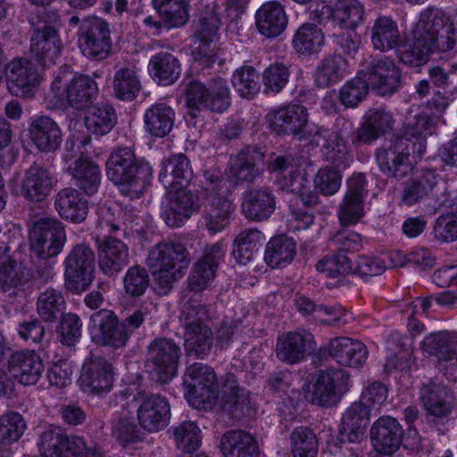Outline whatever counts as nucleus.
I'll return each mask as SVG.
<instances>
[{
    "label": "nucleus",
    "instance_id": "1",
    "mask_svg": "<svg viewBox=\"0 0 457 457\" xmlns=\"http://www.w3.org/2000/svg\"><path fill=\"white\" fill-rule=\"evenodd\" d=\"M457 8L451 16L440 9L426 8L412 27L409 44L400 50L401 59L408 66L425 64L436 51H448L456 42Z\"/></svg>",
    "mask_w": 457,
    "mask_h": 457
},
{
    "label": "nucleus",
    "instance_id": "2",
    "mask_svg": "<svg viewBox=\"0 0 457 457\" xmlns=\"http://www.w3.org/2000/svg\"><path fill=\"white\" fill-rule=\"evenodd\" d=\"M353 129V125L350 120L340 119L333 130L316 127L311 130L314 132L311 143L320 145L325 159L336 165V168L327 166L320 169L314 177L315 190L323 195H333L339 190L342 183L339 170L346 169L353 161L346 144Z\"/></svg>",
    "mask_w": 457,
    "mask_h": 457
},
{
    "label": "nucleus",
    "instance_id": "3",
    "mask_svg": "<svg viewBox=\"0 0 457 457\" xmlns=\"http://www.w3.org/2000/svg\"><path fill=\"white\" fill-rule=\"evenodd\" d=\"M314 18L320 22L330 21L334 29L339 33L335 34L337 43L345 53L350 54L358 47L355 30L366 20L364 4L359 0H336L329 4L322 2L318 4L312 12Z\"/></svg>",
    "mask_w": 457,
    "mask_h": 457
},
{
    "label": "nucleus",
    "instance_id": "4",
    "mask_svg": "<svg viewBox=\"0 0 457 457\" xmlns=\"http://www.w3.org/2000/svg\"><path fill=\"white\" fill-rule=\"evenodd\" d=\"M108 179L119 187L120 192L131 199L143 194L152 177L151 166L137 160L129 147L112 152L106 162Z\"/></svg>",
    "mask_w": 457,
    "mask_h": 457
},
{
    "label": "nucleus",
    "instance_id": "5",
    "mask_svg": "<svg viewBox=\"0 0 457 457\" xmlns=\"http://www.w3.org/2000/svg\"><path fill=\"white\" fill-rule=\"evenodd\" d=\"M191 258L184 245L172 241L161 242L148 253L147 263L153 270L159 295H167L174 283L186 272Z\"/></svg>",
    "mask_w": 457,
    "mask_h": 457
},
{
    "label": "nucleus",
    "instance_id": "6",
    "mask_svg": "<svg viewBox=\"0 0 457 457\" xmlns=\"http://www.w3.org/2000/svg\"><path fill=\"white\" fill-rule=\"evenodd\" d=\"M98 94L97 84L87 75L74 77L69 83L61 74L52 82L47 101L53 108L84 110Z\"/></svg>",
    "mask_w": 457,
    "mask_h": 457
},
{
    "label": "nucleus",
    "instance_id": "7",
    "mask_svg": "<svg viewBox=\"0 0 457 457\" xmlns=\"http://www.w3.org/2000/svg\"><path fill=\"white\" fill-rule=\"evenodd\" d=\"M30 37V53L43 67L54 64L62 50L58 34L60 16L57 11L45 9L38 16Z\"/></svg>",
    "mask_w": 457,
    "mask_h": 457
},
{
    "label": "nucleus",
    "instance_id": "8",
    "mask_svg": "<svg viewBox=\"0 0 457 457\" xmlns=\"http://www.w3.org/2000/svg\"><path fill=\"white\" fill-rule=\"evenodd\" d=\"M184 394L188 403L198 410H211L218 402L219 390L216 374L206 364L189 365L183 377Z\"/></svg>",
    "mask_w": 457,
    "mask_h": 457
},
{
    "label": "nucleus",
    "instance_id": "9",
    "mask_svg": "<svg viewBox=\"0 0 457 457\" xmlns=\"http://www.w3.org/2000/svg\"><path fill=\"white\" fill-rule=\"evenodd\" d=\"M180 345L172 338L158 337L146 346L145 367L160 384H166L177 374L181 357Z\"/></svg>",
    "mask_w": 457,
    "mask_h": 457
},
{
    "label": "nucleus",
    "instance_id": "10",
    "mask_svg": "<svg viewBox=\"0 0 457 457\" xmlns=\"http://www.w3.org/2000/svg\"><path fill=\"white\" fill-rule=\"evenodd\" d=\"M95 264L93 250L84 243L75 245L63 262L66 289L75 294L86 291L93 282Z\"/></svg>",
    "mask_w": 457,
    "mask_h": 457
},
{
    "label": "nucleus",
    "instance_id": "11",
    "mask_svg": "<svg viewBox=\"0 0 457 457\" xmlns=\"http://www.w3.org/2000/svg\"><path fill=\"white\" fill-rule=\"evenodd\" d=\"M78 45L87 58L95 61L106 59L112 49L108 22L98 17L83 19L78 31Z\"/></svg>",
    "mask_w": 457,
    "mask_h": 457
},
{
    "label": "nucleus",
    "instance_id": "12",
    "mask_svg": "<svg viewBox=\"0 0 457 457\" xmlns=\"http://www.w3.org/2000/svg\"><path fill=\"white\" fill-rule=\"evenodd\" d=\"M348 375L342 370L320 371L304 386L305 398L314 404H336L346 389Z\"/></svg>",
    "mask_w": 457,
    "mask_h": 457
},
{
    "label": "nucleus",
    "instance_id": "13",
    "mask_svg": "<svg viewBox=\"0 0 457 457\" xmlns=\"http://www.w3.org/2000/svg\"><path fill=\"white\" fill-rule=\"evenodd\" d=\"M66 242L64 227L60 220L53 218L38 220L30 232L32 253L42 260L57 256Z\"/></svg>",
    "mask_w": 457,
    "mask_h": 457
},
{
    "label": "nucleus",
    "instance_id": "14",
    "mask_svg": "<svg viewBox=\"0 0 457 457\" xmlns=\"http://www.w3.org/2000/svg\"><path fill=\"white\" fill-rule=\"evenodd\" d=\"M228 96L227 81L221 78L213 80L211 89L195 79L188 81L185 88L186 104L191 111L206 108L223 112L228 107Z\"/></svg>",
    "mask_w": 457,
    "mask_h": 457
},
{
    "label": "nucleus",
    "instance_id": "15",
    "mask_svg": "<svg viewBox=\"0 0 457 457\" xmlns=\"http://www.w3.org/2000/svg\"><path fill=\"white\" fill-rule=\"evenodd\" d=\"M204 177L209 198L216 206V213L210 215L206 226L211 233L215 234L225 228L228 223V204L227 201L228 187L227 179L220 170H206Z\"/></svg>",
    "mask_w": 457,
    "mask_h": 457
},
{
    "label": "nucleus",
    "instance_id": "16",
    "mask_svg": "<svg viewBox=\"0 0 457 457\" xmlns=\"http://www.w3.org/2000/svg\"><path fill=\"white\" fill-rule=\"evenodd\" d=\"M91 328L96 332L94 338L97 344L112 348H121L129 341V335L116 313L108 309L94 312L89 320Z\"/></svg>",
    "mask_w": 457,
    "mask_h": 457
},
{
    "label": "nucleus",
    "instance_id": "17",
    "mask_svg": "<svg viewBox=\"0 0 457 457\" xmlns=\"http://www.w3.org/2000/svg\"><path fill=\"white\" fill-rule=\"evenodd\" d=\"M4 71L12 95L23 98L34 96L41 82V75L30 61L14 59L6 65Z\"/></svg>",
    "mask_w": 457,
    "mask_h": 457
},
{
    "label": "nucleus",
    "instance_id": "18",
    "mask_svg": "<svg viewBox=\"0 0 457 457\" xmlns=\"http://www.w3.org/2000/svg\"><path fill=\"white\" fill-rule=\"evenodd\" d=\"M137 401V420L143 429L154 433L168 425L170 407L165 397L154 394H138Z\"/></svg>",
    "mask_w": 457,
    "mask_h": 457
},
{
    "label": "nucleus",
    "instance_id": "19",
    "mask_svg": "<svg viewBox=\"0 0 457 457\" xmlns=\"http://www.w3.org/2000/svg\"><path fill=\"white\" fill-rule=\"evenodd\" d=\"M10 234L0 228V295L13 300L23 294L24 280L22 271L10 259Z\"/></svg>",
    "mask_w": 457,
    "mask_h": 457
},
{
    "label": "nucleus",
    "instance_id": "20",
    "mask_svg": "<svg viewBox=\"0 0 457 457\" xmlns=\"http://www.w3.org/2000/svg\"><path fill=\"white\" fill-rule=\"evenodd\" d=\"M79 383L86 393L100 395L109 392L113 383L112 364L102 356L91 355L82 366Z\"/></svg>",
    "mask_w": 457,
    "mask_h": 457
},
{
    "label": "nucleus",
    "instance_id": "21",
    "mask_svg": "<svg viewBox=\"0 0 457 457\" xmlns=\"http://www.w3.org/2000/svg\"><path fill=\"white\" fill-rule=\"evenodd\" d=\"M269 169L272 173H276V179L282 189L298 195L306 204L315 202L314 195H310L309 199L303 197L305 179L299 161L291 157L278 156L273 161H269Z\"/></svg>",
    "mask_w": 457,
    "mask_h": 457
},
{
    "label": "nucleus",
    "instance_id": "22",
    "mask_svg": "<svg viewBox=\"0 0 457 457\" xmlns=\"http://www.w3.org/2000/svg\"><path fill=\"white\" fill-rule=\"evenodd\" d=\"M267 119L277 133L299 136L300 139L308 127L307 109L297 103L281 105L271 110L267 114Z\"/></svg>",
    "mask_w": 457,
    "mask_h": 457
},
{
    "label": "nucleus",
    "instance_id": "23",
    "mask_svg": "<svg viewBox=\"0 0 457 457\" xmlns=\"http://www.w3.org/2000/svg\"><path fill=\"white\" fill-rule=\"evenodd\" d=\"M411 30L412 29L405 43L401 44L402 37L397 21L389 16L380 15L373 21L370 28V41L373 47L381 52L396 49L400 62L406 64L401 59L399 52L409 44Z\"/></svg>",
    "mask_w": 457,
    "mask_h": 457
},
{
    "label": "nucleus",
    "instance_id": "24",
    "mask_svg": "<svg viewBox=\"0 0 457 457\" xmlns=\"http://www.w3.org/2000/svg\"><path fill=\"white\" fill-rule=\"evenodd\" d=\"M10 375L19 383L35 385L42 377L45 366L41 357L33 350L16 351L8 360Z\"/></svg>",
    "mask_w": 457,
    "mask_h": 457
},
{
    "label": "nucleus",
    "instance_id": "25",
    "mask_svg": "<svg viewBox=\"0 0 457 457\" xmlns=\"http://www.w3.org/2000/svg\"><path fill=\"white\" fill-rule=\"evenodd\" d=\"M54 184L52 172L34 163L26 170L21 182V195L31 203L44 201L51 193Z\"/></svg>",
    "mask_w": 457,
    "mask_h": 457
},
{
    "label": "nucleus",
    "instance_id": "26",
    "mask_svg": "<svg viewBox=\"0 0 457 457\" xmlns=\"http://www.w3.org/2000/svg\"><path fill=\"white\" fill-rule=\"evenodd\" d=\"M129 262V247L116 237H105L98 244V265L108 277H115Z\"/></svg>",
    "mask_w": 457,
    "mask_h": 457
},
{
    "label": "nucleus",
    "instance_id": "27",
    "mask_svg": "<svg viewBox=\"0 0 457 457\" xmlns=\"http://www.w3.org/2000/svg\"><path fill=\"white\" fill-rule=\"evenodd\" d=\"M193 176L190 162L183 154H173L162 162L159 180L168 190L186 188Z\"/></svg>",
    "mask_w": 457,
    "mask_h": 457
},
{
    "label": "nucleus",
    "instance_id": "28",
    "mask_svg": "<svg viewBox=\"0 0 457 457\" xmlns=\"http://www.w3.org/2000/svg\"><path fill=\"white\" fill-rule=\"evenodd\" d=\"M403 429L392 417H381L372 426L370 439L374 449L382 454H392L400 446Z\"/></svg>",
    "mask_w": 457,
    "mask_h": 457
},
{
    "label": "nucleus",
    "instance_id": "29",
    "mask_svg": "<svg viewBox=\"0 0 457 457\" xmlns=\"http://www.w3.org/2000/svg\"><path fill=\"white\" fill-rule=\"evenodd\" d=\"M30 139L43 153H53L59 149L62 134L59 125L48 116H38L31 120L29 127Z\"/></svg>",
    "mask_w": 457,
    "mask_h": 457
},
{
    "label": "nucleus",
    "instance_id": "30",
    "mask_svg": "<svg viewBox=\"0 0 457 457\" xmlns=\"http://www.w3.org/2000/svg\"><path fill=\"white\" fill-rule=\"evenodd\" d=\"M287 15L284 6L278 1L263 3L255 12V25L264 37H276L287 26Z\"/></svg>",
    "mask_w": 457,
    "mask_h": 457
},
{
    "label": "nucleus",
    "instance_id": "31",
    "mask_svg": "<svg viewBox=\"0 0 457 457\" xmlns=\"http://www.w3.org/2000/svg\"><path fill=\"white\" fill-rule=\"evenodd\" d=\"M370 88L385 96L394 93L399 87L400 72L392 60H379L367 72H361Z\"/></svg>",
    "mask_w": 457,
    "mask_h": 457
},
{
    "label": "nucleus",
    "instance_id": "32",
    "mask_svg": "<svg viewBox=\"0 0 457 457\" xmlns=\"http://www.w3.org/2000/svg\"><path fill=\"white\" fill-rule=\"evenodd\" d=\"M410 139H399L390 148L379 150L377 162L381 170L388 176L401 177L411 170L409 160Z\"/></svg>",
    "mask_w": 457,
    "mask_h": 457
},
{
    "label": "nucleus",
    "instance_id": "33",
    "mask_svg": "<svg viewBox=\"0 0 457 457\" xmlns=\"http://www.w3.org/2000/svg\"><path fill=\"white\" fill-rule=\"evenodd\" d=\"M241 208L248 220L262 221L274 212L275 197L266 187L250 188L243 194Z\"/></svg>",
    "mask_w": 457,
    "mask_h": 457
},
{
    "label": "nucleus",
    "instance_id": "34",
    "mask_svg": "<svg viewBox=\"0 0 457 457\" xmlns=\"http://www.w3.org/2000/svg\"><path fill=\"white\" fill-rule=\"evenodd\" d=\"M168 199L163 217L169 227H179L197 208L194 195L186 188L169 190Z\"/></svg>",
    "mask_w": 457,
    "mask_h": 457
},
{
    "label": "nucleus",
    "instance_id": "35",
    "mask_svg": "<svg viewBox=\"0 0 457 457\" xmlns=\"http://www.w3.org/2000/svg\"><path fill=\"white\" fill-rule=\"evenodd\" d=\"M312 335L307 331L287 333L278 338L276 347L277 356L282 361L297 363L312 348Z\"/></svg>",
    "mask_w": 457,
    "mask_h": 457
},
{
    "label": "nucleus",
    "instance_id": "36",
    "mask_svg": "<svg viewBox=\"0 0 457 457\" xmlns=\"http://www.w3.org/2000/svg\"><path fill=\"white\" fill-rule=\"evenodd\" d=\"M328 351L332 358L343 366L358 368L367 359L366 346L350 337H336L330 340Z\"/></svg>",
    "mask_w": 457,
    "mask_h": 457
},
{
    "label": "nucleus",
    "instance_id": "37",
    "mask_svg": "<svg viewBox=\"0 0 457 457\" xmlns=\"http://www.w3.org/2000/svg\"><path fill=\"white\" fill-rule=\"evenodd\" d=\"M369 411L360 403L351 405L342 417L339 436L342 442L360 443L366 435Z\"/></svg>",
    "mask_w": 457,
    "mask_h": 457
},
{
    "label": "nucleus",
    "instance_id": "38",
    "mask_svg": "<svg viewBox=\"0 0 457 457\" xmlns=\"http://www.w3.org/2000/svg\"><path fill=\"white\" fill-rule=\"evenodd\" d=\"M54 206L59 215L74 223L82 222L87 215V202L75 188L64 187L58 191Z\"/></svg>",
    "mask_w": 457,
    "mask_h": 457
},
{
    "label": "nucleus",
    "instance_id": "39",
    "mask_svg": "<svg viewBox=\"0 0 457 457\" xmlns=\"http://www.w3.org/2000/svg\"><path fill=\"white\" fill-rule=\"evenodd\" d=\"M421 400L427 411L439 419L450 416L456 405L451 391L441 385L425 386L421 391Z\"/></svg>",
    "mask_w": 457,
    "mask_h": 457
},
{
    "label": "nucleus",
    "instance_id": "40",
    "mask_svg": "<svg viewBox=\"0 0 457 457\" xmlns=\"http://www.w3.org/2000/svg\"><path fill=\"white\" fill-rule=\"evenodd\" d=\"M175 112L165 103H156L147 108L144 114L145 130L155 137H164L174 126Z\"/></svg>",
    "mask_w": 457,
    "mask_h": 457
},
{
    "label": "nucleus",
    "instance_id": "41",
    "mask_svg": "<svg viewBox=\"0 0 457 457\" xmlns=\"http://www.w3.org/2000/svg\"><path fill=\"white\" fill-rule=\"evenodd\" d=\"M394 120L390 112L383 108L369 110L364 121L359 129L357 137L360 141L370 143L393 129Z\"/></svg>",
    "mask_w": 457,
    "mask_h": 457
},
{
    "label": "nucleus",
    "instance_id": "42",
    "mask_svg": "<svg viewBox=\"0 0 457 457\" xmlns=\"http://www.w3.org/2000/svg\"><path fill=\"white\" fill-rule=\"evenodd\" d=\"M76 185L87 195H92L98 190L101 182L99 166L87 158H79L68 168Z\"/></svg>",
    "mask_w": 457,
    "mask_h": 457
},
{
    "label": "nucleus",
    "instance_id": "43",
    "mask_svg": "<svg viewBox=\"0 0 457 457\" xmlns=\"http://www.w3.org/2000/svg\"><path fill=\"white\" fill-rule=\"evenodd\" d=\"M220 21L213 6H207L201 11L192 25L194 42L199 43V47L209 46L217 39Z\"/></svg>",
    "mask_w": 457,
    "mask_h": 457
},
{
    "label": "nucleus",
    "instance_id": "44",
    "mask_svg": "<svg viewBox=\"0 0 457 457\" xmlns=\"http://www.w3.org/2000/svg\"><path fill=\"white\" fill-rule=\"evenodd\" d=\"M325 46V36L316 25L306 23L297 29L292 38V47L299 54L310 56Z\"/></svg>",
    "mask_w": 457,
    "mask_h": 457
},
{
    "label": "nucleus",
    "instance_id": "45",
    "mask_svg": "<svg viewBox=\"0 0 457 457\" xmlns=\"http://www.w3.org/2000/svg\"><path fill=\"white\" fill-rule=\"evenodd\" d=\"M149 71L158 84H173L180 75V63L177 57L168 52L154 55L149 62Z\"/></svg>",
    "mask_w": 457,
    "mask_h": 457
},
{
    "label": "nucleus",
    "instance_id": "46",
    "mask_svg": "<svg viewBox=\"0 0 457 457\" xmlns=\"http://www.w3.org/2000/svg\"><path fill=\"white\" fill-rule=\"evenodd\" d=\"M112 89L115 97L123 101H132L141 89L139 78L133 64H127L114 73Z\"/></svg>",
    "mask_w": 457,
    "mask_h": 457
},
{
    "label": "nucleus",
    "instance_id": "47",
    "mask_svg": "<svg viewBox=\"0 0 457 457\" xmlns=\"http://www.w3.org/2000/svg\"><path fill=\"white\" fill-rule=\"evenodd\" d=\"M347 72L348 62L341 55H331L318 64L314 80L319 87H326L340 81Z\"/></svg>",
    "mask_w": 457,
    "mask_h": 457
},
{
    "label": "nucleus",
    "instance_id": "48",
    "mask_svg": "<svg viewBox=\"0 0 457 457\" xmlns=\"http://www.w3.org/2000/svg\"><path fill=\"white\" fill-rule=\"evenodd\" d=\"M295 251V243L293 239L278 236L272 237L267 244L264 259L270 267L280 268L291 263Z\"/></svg>",
    "mask_w": 457,
    "mask_h": 457
},
{
    "label": "nucleus",
    "instance_id": "49",
    "mask_svg": "<svg viewBox=\"0 0 457 457\" xmlns=\"http://www.w3.org/2000/svg\"><path fill=\"white\" fill-rule=\"evenodd\" d=\"M117 122L114 108L109 104L92 105L85 115V125L93 134L103 136L108 134Z\"/></svg>",
    "mask_w": 457,
    "mask_h": 457
},
{
    "label": "nucleus",
    "instance_id": "50",
    "mask_svg": "<svg viewBox=\"0 0 457 457\" xmlns=\"http://www.w3.org/2000/svg\"><path fill=\"white\" fill-rule=\"evenodd\" d=\"M422 349L439 360H452L457 354V334L449 332L430 334L423 340Z\"/></svg>",
    "mask_w": 457,
    "mask_h": 457
},
{
    "label": "nucleus",
    "instance_id": "51",
    "mask_svg": "<svg viewBox=\"0 0 457 457\" xmlns=\"http://www.w3.org/2000/svg\"><path fill=\"white\" fill-rule=\"evenodd\" d=\"M265 241L263 234L257 229L242 231L234 240L233 255L239 264H246Z\"/></svg>",
    "mask_w": 457,
    "mask_h": 457
},
{
    "label": "nucleus",
    "instance_id": "52",
    "mask_svg": "<svg viewBox=\"0 0 457 457\" xmlns=\"http://www.w3.org/2000/svg\"><path fill=\"white\" fill-rule=\"evenodd\" d=\"M295 306L303 315L316 313L318 318L328 317V322L347 323L352 316L345 311L340 305L335 306H317L310 298L303 295H297L295 298Z\"/></svg>",
    "mask_w": 457,
    "mask_h": 457
},
{
    "label": "nucleus",
    "instance_id": "53",
    "mask_svg": "<svg viewBox=\"0 0 457 457\" xmlns=\"http://www.w3.org/2000/svg\"><path fill=\"white\" fill-rule=\"evenodd\" d=\"M153 5L160 18L166 22V28L185 25L189 18L186 0H153Z\"/></svg>",
    "mask_w": 457,
    "mask_h": 457
},
{
    "label": "nucleus",
    "instance_id": "54",
    "mask_svg": "<svg viewBox=\"0 0 457 457\" xmlns=\"http://www.w3.org/2000/svg\"><path fill=\"white\" fill-rule=\"evenodd\" d=\"M180 304L179 320L185 329L204 323V320L207 319V312L205 306L201 303L200 295L183 291Z\"/></svg>",
    "mask_w": 457,
    "mask_h": 457
},
{
    "label": "nucleus",
    "instance_id": "55",
    "mask_svg": "<svg viewBox=\"0 0 457 457\" xmlns=\"http://www.w3.org/2000/svg\"><path fill=\"white\" fill-rule=\"evenodd\" d=\"M185 349L189 353L203 357L209 353L212 345V330L204 324L189 327L184 333Z\"/></svg>",
    "mask_w": 457,
    "mask_h": 457
},
{
    "label": "nucleus",
    "instance_id": "56",
    "mask_svg": "<svg viewBox=\"0 0 457 457\" xmlns=\"http://www.w3.org/2000/svg\"><path fill=\"white\" fill-rule=\"evenodd\" d=\"M70 436L61 427H46L41 432L37 443L41 454L45 457H59Z\"/></svg>",
    "mask_w": 457,
    "mask_h": 457
},
{
    "label": "nucleus",
    "instance_id": "57",
    "mask_svg": "<svg viewBox=\"0 0 457 457\" xmlns=\"http://www.w3.org/2000/svg\"><path fill=\"white\" fill-rule=\"evenodd\" d=\"M65 300L62 293L53 288H47L37 298V312L46 322H53L62 312Z\"/></svg>",
    "mask_w": 457,
    "mask_h": 457
},
{
    "label": "nucleus",
    "instance_id": "58",
    "mask_svg": "<svg viewBox=\"0 0 457 457\" xmlns=\"http://www.w3.org/2000/svg\"><path fill=\"white\" fill-rule=\"evenodd\" d=\"M290 71L283 62H273L266 67L262 73L263 91L267 95H277L281 92L289 81Z\"/></svg>",
    "mask_w": 457,
    "mask_h": 457
},
{
    "label": "nucleus",
    "instance_id": "59",
    "mask_svg": "<svg viewBox=\"0 0 457 457\" xmlns=\"http://www.w3.org/2000/svg\"><path fill=\"white\" fill-rule=\"evenodd\" d=\"M236 176L240 180H251L261 173L265 163L264 154L256 148L248 147L238 156Z\"/></svg>",
    "mask_w": 457,
    "mask_h": 457
},
{
    "label": "nucleus",
    "instance_id": "60",
    "mask_svg": "<svg viewBox=\"0 0 457 457\" xmlns=\"http://www.w3.org/2000/svg\"><path fill=\"white\" fill-rule=\"evenodd\" d=\"M437 181V176L433 170L424 171L419 178L406 186L403 195V202L407 205L416 204L434 188Z\"/></svg>",
    "mask_w": 457,
    "mask_h": 457
},
{
    "label": "nucleus",
    "instance_id": "61",
    "mask_svg": "<svg viewBox=\"0 0 457 457\" xmlns=\"http://www.w3.org/2000/svg\"><path fill=\"white\" fill-rule=\"evenodd\" d=\"M171 429L177 447L184 453H192L200 447L201 430L194 421H183Z\"/></svg>",
    "mask_w": 457,
    "mask_h": 457
},
{
    "label": "nucleus",
    "instance_id": "62",
    "mask_svg": "<svg viewBox=\"0 0 457 457\" xmlns=\"http://www.w3.org/2000/svg\"><path fill=\"white\" fill-rule=\"evenodd\" d=\"M82 321L80 318L72 312L64 313L60 319L56 328V334L62 345L75 346L81 337Z\"/></svg>",
    "mask_w": 457,
    "mask_h": 457
},
{
    "label": "nucleus",
    "instance_id": "63",
    "mask_svg": "<svg viewBox=\"0 0 457 457\" xmlns=\"http://www.w3.org/2000/svg\"><path fill=\"white\" fill-rule=\"evenodd\" d=\"M150 285V277L147 270L140 265L129 268L123 278V287L126 294L130 297L142 296Z\"/></svg>",
    "mask_w": 457,
    "mask_h": 457
},
{
    "label": "nucleus",
    "instance_id": "64",
    "mask_svg": "<svg viewBox=\"0 0 457 457\" xmlns=\"http://www.w3.org/2000/svg\"><path fill=\"white\" fill-rule=\"evenodd\" d=\"M369 87L368 82L361 73H359L340 88V102L345 107H355L366 97Z\"/></svg>",
    "mask_w": 457,
    "mask_h": 457
}]
</instances>
